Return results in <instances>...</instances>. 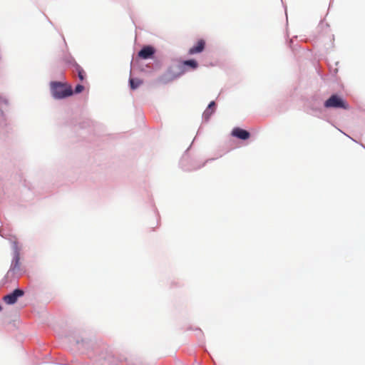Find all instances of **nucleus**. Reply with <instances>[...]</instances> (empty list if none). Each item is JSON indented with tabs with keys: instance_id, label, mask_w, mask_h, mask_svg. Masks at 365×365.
<instances>
[{
	"instance_id": "20e7f679",
	"label": "nucleus",
	"mask_w": 365,
	"mask_h": 365,
	"mask_svg": "<svg viewBox=\"0 0 365 365\" xmlns=\"http://www.w3.org/2000/svg\"><path fill=\"white\" fill-rule=\"evenodd\" d=\"M24 291L19 289H15L12 293L4 297V301L7 304H13L16 302L19 297L24 295Z\"/></svg>"
},
{
	"instance_id": "39448f33",
	"label": "nucleus",
	"mask_w": 365,
	"mask_h": 365,
	"mask_svg": "<svg viewBox=\"0 0 365 365\" xmlns=\"http://www.w3.org/2000/svg\"><path fill=\"white\" fill-rule=\"evenodd\" d=\"M205 47V41L203 39H200L197 41L195 46H193L192 47L190 48V49L188 50V54L194 55L202 53L204 51Z\"/></svg>"
},
{
	"instance_id": "423d86ee",
	"label": "nucleus",
	"mask_w": 365,
	"mask_h": 365,
	"mask_svg": "<svg viewBox=\"0 0 365 365\" xmlns=\"http://www.w3.org/2000/svg\"><path fill=\"white\" fill-rule=\"evenodd\" d=\"M155 48L151 46H144L139 52L138 56L143 59L152 58L155 53Z\"/></svg>"
},
{
	"instance_id": "7ed1b4c3",
	"label": "nucleus",
	"mask_w": 365,
	"mask_h": 365,
	"mask_svg": "<svg viewBox=\"0 0 365 365\" xmlns=\"http://www.w3.org/2000/svg\"><path fill=\"white\" fill-rule=\"evenodd\" d=\"M14 256L12 260L10 270L16 272L20 269L21 262H20V249L18 247L17 242H14Z\"/></svg>"
},
{
	"instance_id": "0eeeda50",
	"label": "nucleus",
	"mask_w": 365,
	"mask_h": 365,
	"mask_svg": "<svg viewBox=\"0 0 365 365\" xmlns=\"http://www.w3.org/2000/svg\"><path fill=\"white\" fill-rule=\"evenodd\" d=\"M232 135L241 140H247L250 137V133L240 128H235L232 131Z\"/></svg>"
},
{
	"instance_id": "9d476101",
	"label": "nucleus",
	"mask_w": 365,
	"mask_h": 365,
	"mask_svg": "<svg viewBox=\"0 0 365 365\" xmlns=\"http://www.w3.org/2000/svg\"><path fill=\"white\" fill-rule=\"evenodd\" d=\"M130 88L134 90L138 88L143 83L140 79L130 78L129 80Z\"/></svg>"
},
{
	"instance_id": "f8f14e48",
	"label": "nucleus",
	"mask_w": 365,
	"mask_h": 365,
	"mask_svg": "<svg viewBox=\"0 0 365 365\" xmlns=\"http://www.w3.org/2000/svg\"><path fill=\"white\" fill-rule=\"evenodd\" d=\"M83 89H84L83 86L78 84L76 86L74 91L76 93H79L82 92L83 91Z\"/></svg>"
},
{
	"instance_id": "6e6552de",
	"label": "nucleus",
	"mask_w": 365,
	"mask_h": 365,
	"mask_svg": "<svg viewBox=\"0 0 365 365\" xmlns=\"http://www.w3.org/2000/svg\"><path fill=\"white\" fill-rule=\"evenodd\" d=\"M183 71H186L187 69L186 67H189L192 70H195L198 67V63L195 60L190 59L184 61L182 63Z\"/></svg>"
},
{
	"instance_id": "1a4fd4ad",
	"label": "nucleus",
	"mask_w": 365,
	"mask_h": 365,
	"mask_svg": "<svg viewBox=\"0 0 365 365\" xmlns=\"http://www.w3.org/2000/svg\"><path fill=\"white\" fill-rule=\"evenodd\" d=\"M215 103L214 101H211L210 104L208 105L207 108L203 113V118L207 120L210 118V116L212 115V113L215 111Z\"/></svg>"
},
{
	"instance_id": "f03ea898",
	"label": "nucleus",
	"mask_w": 365,
	"mask_h": 365,
	"mask_svg": "<svg viewBox=\"0 0 365 365\" xmlns=\"http://www.w3.org/2000/svg\"><path fill=\"white\" fill-rule=\"evenodd\" d=\"M325 108H341L345 110L349 108V104L337 95H332L324 103Z\"/></svg>"
},
{
	"instance_id": "f257e3e1",
	"label": "nucleus",
	"mask_w": 365,
	"mask_h": 365,
	"mask_svg": "<svg viewBox=\"0 0 365 365\" xmlns=\"http://www.w3.org/2000/svg\"><path fill=\"white\" fill-rule=\"evenodd\" d=\"M52 95L55 98H64L72 95L73 91L71 86L60 82H52L51 83Z\"/></svg>"
},
{
	"instance_id": "9b49d317",
	"label": "nucleus",
	"mask_w": 365,
	"mask_h": 365,
	"mask_svg": "<svg viewBox=\"0 0 365 365\" xmlns=\"http://www.w3.org/2000/svg\"><path fill=\"white\" fill-rule=\"evenodd\" d=\"M76 71L78 73L79 79L83 81L86 77V72L79 65H76Z\"/></svg>"
}]
</instances>
